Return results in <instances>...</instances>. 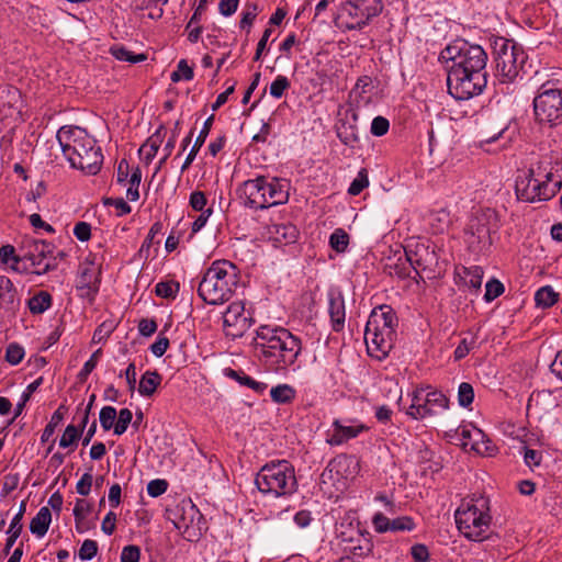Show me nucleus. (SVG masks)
I'll return each instance as SVG.
<instances>
[{"instance_id": "nucleus-1", "label": "nucleus", "mask_w": 562, "mask_h": 562, "mask_svg": "<svg viewBox=\"0 0 562 562\" xmlns=\"http://www.w3.org/2000/svg\"><path fill=\"white\" fill-rule=\"evenodd\" d=\"M439 60L450 63L447 87L454 99L469 100L486 87L487 54L482 46L456 40L440 52Z\"/></svg>"}, {"instance_id": "nucleus-2", "label": "nucleus", "mask_w": 562, "mask_h": 562, "mask_svg": "<svg viewBox=\"0 0 562 562\" xmlns=\"http://www.w3.org/2000/svg\"><path fill=\"white\" fill-rule=\"evenodd\" d=\"M252 345L258 357L276 372L294 366L302 352V340L288 328L261 325L256 329Z\"/></svg>"}, {"instance_id": "nucleus-3", "label": "nucleus", "mask_w": 562, "mask_h": 562, "mask_svg": "<svg viewBox=\"0 0 562 562\" xmlns=\"http://www.w3.org/2000/svg\"><path fill=\"white\" fill-rule=\"evenodd\" d=\"M238 284V269L227 260L214 261L199 283L198 294L207 304L227 302Z\"/></svg>"}, {"instance_id": "nucleus-4", "label": "nucleus", "mask_w": 562, "mask_h": 562, "mask_svg": "<svg viewBox=\"0 0 562 562\" xmlns=\"http://www.w3.org/2000/svg\"><path fill=\"white\" fill-rule=\"evenodd\" d=\"M237 192L243 204L254 210H266L289 201V183L279 178L258 176L243 182Z\"/></svg>"}, {"instance_id": "nucleus-5", "label": "nucleus", "mask_w": 562, "mask_h": 562, "mask_svg": "<svg viewBox=\"0 0 562 562\" xmlns=\"http://www.w3.org/2000/svg\"><path fill=\"white\" fill-rule=\"evenodd\" d=\"M458 530L470 541L481 542L488 538L492 516L490 499L484 496L463 502L454 513Z\"/></svg>"}, {"instance_id": "nucleus-6", "label": "nucleus", "mask_w": 562, "mask_h": 562, "mask_svg": "<svg viewBox=\"0 0 562 562\" xmlns=\"http://www.w3.org/2000/svg\"><path fill=\"white\" fill-rule=\"evenodd\" d=\"M397 317L389 305H380L372 310L369 315L364 341L369 351H380L386 356L393 347Z\"/></svg>"}, {"instance_id": "nucleus-7", "label": "nucleus", "mask_w": 562, "mask_h": 562, "mask_svg": "<svg viewBox=\"0 0 562 562\" xmlns=\"http://www.w3.org/2000/svg\"><path fill=\"white\" fill-rule=\"evenodd\" d=\"M552 173L542 164L522 171L516 178L515 190L517 198L525 202L544 201L555 195L561 182L552 186Z\"/></svg>"}, {"instance_id": "nucleus-8", "label": "nucleus", "mask_w": 562, "mask_h": 562, "mask_svg": "<svg viewBox=\"0 0 562 562\" xmlns=\"http://www.w3.org/2000/svg\"><path fill=\"white\" fill-rule=\"evenodd\" d=\"M255 483L263 494L272 493L274 496L291 494L296 488L294 468L286 459H277L260 469Z\"/></svg>"}, {"instance_id": "nucleus-9", "label": "nucleus", "mask_w": 562, "mask_h": 562, "mask_svg": "<svg viewBox=\"0 0 562 562\" xmlns=\"http://www.w3.org/2000/svg\"><path fill=\"white\" fill-rule=\"evenodd\" d=\"M496 76L502 82H512L519 75L527 60L524 48L505 37H495L492 42Z\"/></svg>"}, {"instance_id": "nucleus-10", "label": "nucleus", "mask_w": 562, "mask_h": 562, "mask_svg": "<svg viewBox=\"0 0 562 562\" xmlns=\"http://www.w3.org/2000/svg\"><path fill=\"white\" fill-rule=\"evenodd\" d=\"M383 9L381 0H348L340 4L335 24L344 30H361Z\"/></svg>"}, {"instance_id": "nucleus-11", "label": "nucleus", "mask_w": 562, "mask_h": 562, "mask_svg": "<svg viewBox=\"0 0 562 562\" xmlns=\"http://www.w3.org/2000/svg\"><path fill=\"white\" fill-rule=\"evenodd\" d=\"M533 113L540 124H562V88L552 82L541 85L533 99Z\"/></svg>"}, {"instance_id": "nucleus-12", "label": "nucleus", "mask_w": 562, "mask_h": 562, "mask_svg": "<svg viewBox=\"0 0 562 562\" xmlns=\"http://www.w3.org/2000/svg\"><path fill=\"white\" fill-rule=\"evenodd\" d=\"M495 213L487 210L476 213L467 225L464 235L469 249L474 254L487 250L492 245V233L496 232Z\"/></svg>"}, {"instance_id": "nucleus-13", "label": "nucleus", "mask_w": 562, "mask_h": 562, "mask_svg": "<svg viewBox=\"0 0 562 562\" xmlns=\"http://www.w3.org/2000/svg\"><path fill=\"white\" fill-rule=\"evenodd\" d=\"M503 434L510 439L509 448L524 457H541L543 450V437L539 430L529 429L514 423H505Z\"/></svg>"}, {"instance_id": "nucleus-14", "label": "nucleus", "mask_w": 562, "mask_h": 562, "mask_svg": "<svg viewBox=\"0 0 562 562\" xmlns=\"http://www.w3.org/2000/svg\"><path fill=\"white\" fill-rule=\"evenodd\" d=\"M24 251V262L29 273L43 276L55 270V259L52 257L55 245L44 239H25L21 248Z\"/></svg>"}, {"instance_id": "nucleus-15", "label": "nucleus", "mask_w": 562, "mask_h": 562, "mask_svg": "<svg viewBox=\"0 0 562 562\" xmlns=\"http://www.w3.org/2000/svg\"><path fill=\"white\" fill-rule=\"evenodd\" d=\"M56 137L70 166L75 157H83L85 154L97 145L95 139L85 128L78 126H61Z\"/></svg>"}, {"instance_id": "nucleus-16", "label": "nucleus", "mask_w": 562, "mask_h": 562, "mask_svg": "<svg viewBox=\"0 0 562 562\" xmlns=\"http://www.w3.org/2000/svg\"><path fill=\"white\" fill-rule=\"evenodd\" d=\"M416 390L413 393L412 404L407 409V415L414 419H423L437 413L436 408L445 411L449 407L448 397L440 391Z\"/></svg>"}, {"instance_id": "nucleus-17", "label": "nucleus", "mask_w": 562, "mask_h": 562, "mask_svg": "<svg viewBox=\"0 0 562 562\" xmlns=\"http://www.w3.org/2000/svg\"><path fill=\"white\" fill-rule=\"evenodd\" d=\"M255 323L252 312L241 301L233 302L223 314V326L227 337L240 338Z\"/></svg>"}, {"instance_id": "nucleus-18", "label": "nucleus", "mask_w": 562, "mask_h": 562, "mask_svg": "<svg viewBox=\"0 0 562 562\" xmlns=\"http://www.w3.org/2000/svg\"><path fill=\"white\" fill-rule=\"evenodd\" d=\"M165 517L171 521L176 529L183 533H190L195 527L200 530L202 515L191 499H182L173 507L166 508Z\"/></svg>"}, {"instance_id": "nucleus-19", "label": "nucleus", "mask_w": 562, "mask_h": 562, "mask_svg": "<svg viewBox=\"0 0 562 562\" xmlns=\"http://www.w3.org/2000/svg\"><path fill=\"white\" fill-rule=\"evenodd\" d=\"M369 427L357 418L334 419L331 428L327 432V442L331 446H339L357 438Z\"/></svg>"}, {"instance_id": "nucleus-20", "label": "nucleus", "mask_w": 562, "mask_h": 562, "mask_svg": "<svg viewBox=\"0 0 562 562\" xmlns=\"http://www.w3.org/2000/svg\"><path fill=\"white\" fill-rule=\"evenodd\" d=\"M360 471L359 459H330L322 473L323 479L331 480L333 483L341 480H351Z\"/></svg>"}, {"instance_id": "nucleus-21", "label": "nucleus", "mask_w": 562, "mask_h": 562, "mask_svg": "<svg viewBox=\"0 0 562 562\" xmlns=\"http://www.w3.org/2000/svg\"><path fill=\"white\" fill-rule=\"evenodd\" d=\"M268 234L276 247L294 244L299 237L296 226L291 223L272 224L268 228Z\"/></svg>"}, {"instance_id": "nucleus-22", "label": "nucleus", "mask_w": 562, "mask_h": 562, "mask_svg": "<svg viewBox=\"0 0 562 562\" xmlns=\"http://www.w3.org/2000/svg\"><path fill=\"white\" fill-rule=\"evenodd\" d=\"M103 155L100 146H94L87 154L72 159V168L80 169L87 175H97L102 166Z\"/></svg>"}, {"instance_id": "nucleus-23", "label": "nucleus", "mask_w": 562, "mask_h": 562, "mask_svg": "<svg viewBox=\"0 0 562 562\" xmlns=\"http://www.w3.org/2000/svg\"><path fill=\"white\" fill-rule=\"evenodd\" d=\"M461 435L465 439H473V443H471V450H473V452L477 453L480 457H492L494 445L481 429L475 427L471 430L462 429Z\"/></svg>"}, {"instance_id": "nucleus-24", "label": "nucleus", "mask_w": 562, "mask_h": 562, "mask_svg": "<svg viewBox=\"0 0 562 562\" xmlns=\"http://www.w3.org/2000/svg\"><path fill=\"white\" fill-rule=\"evenodd\" d=\"M0 261L9 265L10 268L19 273H29L30 268L24 262V251L22 255H15V248L11 245L0 247Z\"/></svg>"}, {"instance_id": "nucleus-25", "label": "nucleus", "mask_w": 562, "mask_h": 562, "mask_svg": "<svg viewBox=\"0 0 562 562\" xmlns=\"http://www.w3.org/2000/svg\"><path fill=\"white\" fill-rule=\"evenodd\" d=\"M328 313L331 321V328L334 331H341L345 326V301L341 295L330 296Z\"/></svg>"}, {"instance_id": "nucleus-26", "label": "nucleus", "mask_w": 562, "mask_h": 562, "mask_svg": "<svg viewBox=\"0 0 562 562\" xmlns=\"http://www.w3.org/2000/svg\"><path fill=\"white\" fill-rule=\"evenodd\" d=\"M405 262H402V258H398V262L395 266V273L404 279L411 277L412 270H414L418 274V269H425L422 258L418 252H412L405 249L404 252Z\"/></svg>"}, {"instance_id": "nucleus-27", "label": "nucleus", "mask_w": 562, "mask_h": 562, "mask_svg": "<svg viewBox=\"0 0 562 562\" xmlns=\"http://www.w3.org/2000/svg\"><path fill=\"white\" fill-rule=\"evenodd\" d=\"M18 304L19 300L13 283L9 278L0 276V308L12 311Z\"/></svg>"}, {"instance_id": "nucleus-28", "label": "nucleus", "mask_w": 562, "mask_h": 562, "mask_svg": "<svg viewBox=\"0 0 562 562\" xmlns=\"http://www.w3.org/2000/svg\"><path fill=\"white\" fill-rule=\"evenodd\" d=\"M224 374L227 378L235 380L240 385L251 389L257 394H263L268 387L267 383L256 381L251 376L247 375L243 370H234L232 368H227L224 370Z\"/></svg>"}, {"instance_id": "nucleus-29", "label": "nucleus", "mask_w": 562, "mask_h": 562, "mask_svg": "<svg viewBox=\"0 0 562 562\" xmlns=\"http://www.w3.org/2000/svg\"><path fill=\"white\" fill-rule=\"evenodd\" d=\"M213 121H214V114L210 115L203 123V126L191 148V150L189 151L182 167H181V170L184 171L186 169L189 168V166L192 164V161L194 160L198 151L200 150V148L203 146L211 128H212V124H213Z\"/></svg>"}, {"instance_id": "nucleus-30", "label": "nucleus", "mask_w": 562, "mask_h": 562, "mask_svg": "<svg viewBox=\"0 0 562 562\" xmlns=\"http://www.w3.org/2000/svg\"><path fill=\"white\" fill-rule=\"evenodd\" d=\"M52 521V513L48 507H42L30 522V531L36 537H44Z\"/></svg>"}, {"instance_id": "nucleus-31", "label": "nucleus", "mask_w": 562, "mask_h": 562, "mask_svg": "<svg viewBox=\"0 0 562 562\" xmlns=\"http://www.w3.org/2000/svg\"><path fill=\"white\" fill-rule=\"evenodd\" d=\"M67 412V407L65 405H60L52 415L50 420L45 426L41 440L42 442H54L53 436L55 434L56 427L64 420L65 413ZM53 448V443L49 445L47 449V453L50 452Z\"/></svg>"}, {"instance_id": "nucleus-32", "label": "nucleus", "mask_w": 562, "mask_h": 562, "mask_svg": "<svg viewBox=\"0 0 562 562\" xmlns=\"http://www.w3.org/2000/svg\"><path fill=\"white\" fill-rule=\"evenodd\" d=\"M164 139V128L160 126L139 148V154L148 164L156 156Z\"/></svg>"}, {"instance_id": "nucleus-33", "label": "nucleus", "mask_w": 562, "mask_h": 562, "mask_svg": "<svg viewBox=\"0 0 562 562\" xmlns=\"http://www.w3.org/2000/svg\"><path fill=\"white\" fill-rule=\"evenodd\" d=\"M484 271L480 266H471L462 268L461 279L465 286L475 293L480 291L483 281Z\"/></svg>"}, {"instance_id": "nucleus-34", "label": "nucleus", "mask_w": 562, "mask_h": 562, "mask_svg": "<svg viewBox=\"0 0 562 562\" xmlns=\"http://www.w3.org/2000/svg\"><path fill=\"white\" fill-rule=\"evenodd\" d=\"M161 380L162 378L157 371L147 370L140 378L138 393L142 396H151L161 383Z\"/></svg>"}, {"instance_id": "nucleus-35", "label": "nucleus", "mask_w": 562, "mask_h": 562, "mask_svg": "<svg viewBox=\"0 0 562 562\" xmlns=\"http://www.w3.org/2000/svg\"><path fill=\"white\" fill-rule=\"evenodd\" d=\"M296 395L295 389L290 384H278L270 390L271 400L277 404H290Z\"/></svg>"}, {"instance_id": "nucleus-36", "label": "nucleus", "mask_w": 562, "mask_h": 562, "mask_svg": "<svg viewBox=\"0 0 562 562\" xmlns=\"http://www.w3.org/2000/svg\"><path fill=\"white\" fill-rule=\"evenodd\" d=\"M32 314H42L52 306V295L47 291H40L27 301Z\"/></svg>"}, {"instance_id": "nucleus-37", "label": "nucleus", "mask_w": 562, "mask_h": 562, "mask_svg": "<svg viewBox=\"0 0 562 562\" xmlns=\"http://www.w3.org/2000/svg\"><path fill=\"white\" fill-rule=\"evenodd\" d=\"M559 300V293L553 290L551 285L541 286L535 293V301L537 306L549 308L553 306Z\"/></svg>"}, {"instance_id": "nucleus-38", "label": "nucleus", "mask_w": 562, "mask_h": 562, "mask_svg": "<svg viewBox=\"0 0 562 562\" xmlns=\"http://www.w3.org/2000/svg\"><path fill=\"white\" fill-rule=\"evenodd\" d=\"M337 137L344 145L351 148L355 147L360 139L357 126L347 123H342L337 127Z\"/></svg>"}, {"instance_id": "nucleus-39", "label": "nucleus", "mask_w": 562, "mask_h": 562, "mask_svg": "<svg viewBox=\"0 0 562 562\" xmlns=\"http://www.w3.org/2000/svg\"><path fill=\"white\" fill-rule=\"evenodd\" d=\"M89 285H97L100 288V271L92 266L81 269L76 283V288Z\"/></svg>"}, {"instance_id": "nucleus-40", "label": "nucleus", "mask_w": 562, "mask_h": 562, "mask_svg": "<svg viewBox=\"0 0 562 562\" xmlns=\"http://www.w3.org/2000/svg\"><path fill=\"white\" fill-rule=\"evenodd\" d=\"M110 52L117 60L128 61L131 64H138L147 58L145 54H134L122 45L112 46Z\"/></svg>"}, {"instance_id": "nucleus-41", "label": "nucleus", "mask_w": 562, "mask_h": 562, "mask_svg": "<svg viewBox=\"0 0 562 562\" xmlns=\"http://www.w3.org/2000/svg\"><path fill=\"white\" fill-rule=\"evenodd\" d=\"M85 428L77 425H68L59 439V447L61 448H70L72 447L83 434Z\"/></svg>"}, {"instance_id": "nucleus-42", "label": "nucleus", "mask_w": 562, "mask_h": 562, "mask_svg": "<svg viewBox=\"0 0 562 562\" xmlns=\"http://www.w3.org/2000/svg\"><path fill=\"white\" fill-rule=\"evenodd\" d=\"M180 289V284L176 281H160L155 286V293L162 299H176Z\"/></svg>"}, {"instance_id": "nucleus-43", "label": "nucleus", "mask_w": 562, "mask_h": 562, "mask_svg": "<svg viewBox=\"0 0 562 562\" xmlns=\"http://www.w3.org/2000/svg\"><path fill=\"white\" fill-rule=\"evenodd\" d=\"M349 245V235L342 228H336L329 237V246L337 252H345Z\"/></svg>"}, {"instance_id": "nucleus-44", "label": "nucleus", "mask_w": 562, "mask_h": 562, "mask_svg": "<svg viewBox=\"0 0 562 562\" xmlns=\"http://www.w3.org/2000/svg\"><path fill=\"white\" fill-rule=\"evenodd\" d=\"M474 401V389L468 382H462L458 387V403L461 407L469 408Z\"/></svg>"}, {"instance_id": "nucleus-45", "label": "nucleus", "mask_w": 562, "mask_h": 562, "mask_svg": "<svg viewBox=\"0 0 562 562\" xmlns=\"http://www.w3.org/2000/svg\"><path fill=\"white\" fill-rule=\"evenodd\" d=\"M369 186L368 171L366 168H361L358 171L357 177L352 180L348 188V193L350 195H358L362 192L364 188Z\"/></svg>"}, {"instance_id": "nucleus-46", "label": "nucleus", "mask_w": 562, "mask_h": 562, "mask_svg": "<svg viewBox=\"0 0 562 562\" xmlns=\"http://www.w3.org/2000/svg\"><path fill=\"white\" fill-rule=\"evenodd\" d=\"M133 414L128 408H122L119 414L116 413V419L114 425V435H123L128 425L132 423Z\"/></svg>"}, {"instance_id": "nucleus-47", "label": "nucleus", "mask_w": 562, "mask_h": 562, "mask_svg": "<svg viewBox=\"0 0 562 562\" xmlns=\"http://www.w3.org/2000/svg\"><path fill=\"white\" fill-rule=\"evenodd\" d=\"M43 383V378L40 376L30 383L26 390L22 393L20 402L15 406L14 417H18L23 412L26 402L30 401L32 393H34Z\"/></svg>"}, {"instance_id": "nucleus-48", "label": "nucleus", "mask_w": 562, "mask_h": 562, "mask_svg": "<svg viewBox=\"0 0 562 562\" xmlns=\"http://www.w3.org/2000/svg\"><path fill=\"white\" fill-rule=\"evenodd\" d=\"M290 80L283 76L279 75L270 85V95L274 99H280L283 97L284 92L290 88Z\"/></svg>"}, {"instance_id": "nucleus-49", "label": "nucleus", "mask_w": 562, "mask_h": 562, "mask_svg": "<svg viewBox=\"0 0 562 562\" xmlns=\"http://www.w3.org/2000/svg\"><path fill=\"white\" fill-rule=\"evenodd\" d=\"M116 419V409L112 406H104L101 408L99 414V420L101 424V427L108 431L111 428L114 429Z\"/></svg>"}, {"instance_id": "nucleus-50", "label": "nucleus", "mask_w": 562, "mask_h": 562, "mask_svg": "<svg viewBox=\"0 0 562 562\" xmlns=\"http://www.w3.org/2000/svg\"><path fill=\"white\" fill-rule=\"evenodd\" d=\"M257 14L258 5L256 3H247L245 10L241 13V19L239 22L240 29H247V32L249 33L250 26L252 25Z\"/></svg>"}, {"instance_id": "nucleus-51", "label": "nucleus", "mask_w": 562, "mask_h": 562, "mask_svg": "<svg viewBox=\"0 0 562 562\" xmlns=\"http://www.w3.org/2000/svg\"><path fill=\"white\" fill-rule=\"evenodd\" d=\"M193 69L188 65L187 60L186 59H181L179 63H178V66H177V70H175L170 78H171V81L173 82H178L180 80H191L193 78Z\"/></svg>"}, {"instance_id": "nucleus-52", "label": "nucleus", "mask_w": 562, "mask_h": 562, "mask_svg": "<svg viewBox=\"0 0 562 562\" xmlns=\"http://www.w3.org/2000/svg\"><path fill=\"white\" fill-rule=\"evenodd\" d=\"M476 347V337L471 336L469 339L463 338L457 346L453 356L454 360H461L465 358L469 352Z\"/></svg>"}, {"instance_id": "nucleus-53", "label": "nucleus", "mask_w": 562, "mask_h": 562, "mask_svg": "<svg viewBox=\"0 0 562 562\" xmlns=\"http://www.w3.org/2000/svg\"><path fill=\"white\" fill-rule=\"evenodd\" d=\"M504 290V285L501 281L492 279L487 281L485 284L484 300L486 302H492L493 300L502 295Z\"/></svg>"}, {"instance_id": "nucleus-54", "label": "nucleus", "mask_w": 562, "mask_h": 562, "mask_svg": "<svg viewBox=\"0 0 562 562\" xmlns=\"http://www.w3.org/2000/svg\"><path fill=\"white\" fill-rule=\"evenodd\" d=\"M94 401H95V394H91L89 397L88 404L85 407H82V404H81L77 408V413H76L74 419H79V426L81 428L87 427V424L89 422L90 411L93 406Z\"/></svg>"}, {"instance_id": "nucleus-55", "label": "nucleus", "mask_w": 562, "mask_h": 562, "mask_svg": "<svg viewBox=\"0 0 562 562\" xmlns=\"http://www.w3.org/2000/svg\"><path fill=\"white\" fill-rule=\"evenodd\" d=\"M415 527L416 524L412 517L402 516L392 520L390 531H412Z\"/></svg>"}, {"instance_id": "nucleus-56", "label": "nucleus", "mask_w": 562, "mask_h": 562, "mask_svg": "<svg viewBox=\"0 0 562 562\" xmlns=\"http://www.w3.org/2000/svg\"><path fill=\"white\" fill-rule=\"evenodd\" d=\"M98 553V543L94 540L86 539L80 549H79V558L82 561H89L92 560Z\"/></svg>"}, {"instance_id": "nucleus-57", "label": "nucleus", "mask_w": 562, "mask_h": 562, "mask_svg": "<svg viewBox=\"0 0 562 562\" xmlns=\"http://www.w3.org/2000/svg\"><path fill=\"white\" fill-rule=\"evenodd\" d=\"M24 357V349L20 345L12 342L8 346L5 351V360L12 364H19Z\"/></svg>"}, {"instance_id": "nucleus-58", "label": "nucleus", "mask_w": 562, "mask_h": 562, "mask_svg": "<svg viewBox=\"0 0 562 562\" xmlns=\"http://www.w3.org/2000/svg\"><path fill=\"white\" fill-rule=\"evenodd\" d=\"M101 355H102V350L98 349L85 362V364L81 368V370L79 372V375H78L81 381L86 380L88 378V375L94 370V368L97 367L98 361H99Z\"/></svg>"}, {"instance_id": "nucleus-59", "label": "nucleus", "mask_w": 562, "mask_h": 562, "mask_svg": "<svg viewBox=\"0 0 562 562\" xmlns=\"http://www.w3.org/2000/svg\"><path fill=\"white\" fill-rule=\"evenodd\" d=\"M389 128H390L389 120L384 116L379 115L372 120L370 132L372 135H374L376 137H381L389 132Z\"/></svg>"}, {"instance_id": "nucleus-60", "label": "nucleus", "mask_w": 562, "mask_h": 562, "mask_svg": "<svg viewBox=\"0 0 562 562\" xmlns=\"http://www.w3.org/2000/svg\"><path fill=\"white\" fill-rule=\"evenodd\" d=\"M140 549L138 546L128 544L122 549L120 561L121 562H139Z\"/></svg>"}, {"instance_id": "nucleus-61", "label": "nucleus", "mask_w": 562, "mask_h": 562, "mask_svg": "<svg viewBox=\"0 0 562 562\" xmlns=\"http://www.w3.org/2000/svg\"><path fill=\"white\" fill-rule=\"evenodd\" d=\"M392 520L389 519L384 514L382 513H375L372 517V525L376 532L384 533L390 531Z\"/></svg>"}, {"instance_id": "nucleus-62", "label": "nucleus", "mask_w": 562, "mask_h": 562, "mask_svg": "<svg viewBox=\"0 0 562 562\" xmlns=\"http://www.w3.org/2000/svg\"><path fill=\"white\" fill-rule=\"evenodd\" d=\"M168 488V482L162 479L151 480L147 484V493L151 497H158L162 495Z\"/></svg>"}, {"instance_id": "nucleus-63", "label": "nucleus", "mask_w": 562, "mask_h": 562, "mask_svg": "<svg viewBox=\"0 0 562 562\" xmlns=\"http://www.w3.org/2000/svg\"><path fill=\"white\" fill-rule=\"evenodd\" d=\"M104 204L114 206L119 216H123L132 212L131 205L123 198H108L104 200Z\"/></svg>"}, {"instance_id": "nucleus-64", "label": "nucleus", "mask_w": 562, "mask_h": 562, "mask_svg": "<svg viewBox=\"0 0 562 562\" xmlns=\"http://www.w3.org/2000/svg\"><path fill=\"white\" fill-rule=\"evenodd\" d=\"M411 555L414 562H428L429 561V550L423 543H416L411 548Z\"/></svg>"}]
</instances>
